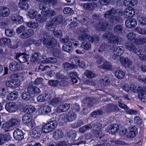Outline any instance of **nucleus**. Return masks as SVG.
Instances as JSON below:
<instances>
[{
    "mask_svg": "<svg viewBox=\"0 0 146 146\" xmlns=\"http://www.w3.org/2000/svg\"><path fill=\"white\" fill-rule=\"evenodd\" d=\"M137 22L135 19H129L125 21V25L127 28H133L137 25Z\"/></svg>",
    "mask_w": 146,
    "mask_h": 146,
    "instance_id": "2eb2a0df",
    "label": "nucleus"
},
{
    "mask_svg": "<svg viewBox=\"0 0 146 146\" xmlns=\"http://www.w3.org/2000/svg\"><path fill=\"white\" fill-rule=\"evenodd\" d=\"M9 69L12 71H15L20 70L19 64L16 61H13L9 64Z\"/></svg>",
    "mask_w": 146,
    "mask_h": 146,
    "instance_id": "b1692460",
    "label": "nucleus"
},
{
    "mask_svg": "<svg viewBox=\"0 0 146 146\" xmlns=\"http://www.w3.org/2000/svg\"><path fill=\"white\" fill-rule=\"evenodd\" d=\"M39 110L41 111L42 114H45L50 113L51 111V109L49 106L44 105L40 107Z\"/></svg>",
    "mask_w": 146,
    "mask_h": 146,
    "instance_id": "c85d7f7f",
    "label": "nucleus"
},
{
    "mask_svg": "<svg viewBox=\"0 0 146 146\" xmlns=\"http://www.w3.org/2000/svg\"><path fill=\"white\" fill-rule=\"evenodd\" d=\"M56 27L55 23L53 21H47L46 25V28L49 31H54Z\"/></svg>",
    "mask_w": 146,
    "mask_h": 146,
    "instance_id": "cd10ccee",
    "label": "nucleus"
},
{
    "mask_svg": "<svg viewBox=\"0 0 146 146\" xmlns=\"http://www.w3.org/2000/svg\"><path fill=\"white\" fill-rule=\"evenodd\" d=\"M63 135V132L61 130L57 129L53 134V137L56 140H58L62 138Z\"/></svg>",
    "mask_w": 146,
    "mask_h": 146,
    "instance_id": "2f4dec72",
    "label": "nucleus"
},
{
    "mask_svg": "<svg viewBox=\"0 0 146 146\" xmlns=\"http://www.w3.org/2000/svg\"><path fill=\"white\" fill-rule=\"evenodd\" d=\"M137 132V129L136 127H130L126 136L127 138L134 137L136 135Z\"/></svg>",
    "mask_w": 146,
    "mask_h": 146,
    "instance_id": "4468645a",
    "label": "nucleus"
},
{
    "mask_svg": "<svg viewBox=\"0 0 146 146\" xmlns=\"http://www.w3.org/2000/svg\"><path fill=\"white\" fill-rule=\"evenodd\" d=\"M40 33L39 38L44 45L49 49H52L56 45L57 41L54 38L49 35L42 29H40Z\"/></svg>",
    "mask_w": 146,
    "mask_h": 146,
    "instance_id": "f03ea898",
    "label": "nucleus"
},
{
    "mask_svg": "<svg viewBox=\"0 0 146 146\" xmlns=\"http://www.w3.org/2000/svg\"><path fill=\"white\" fill-rule=\"evenodd\" d=\"M15 139L18 141H21L24 138L23 133L22 130L19 129H16L13 133Z\"/></svg>",
    "mask_w": 146,
    "mask_h": 146,
    "instance_id": "f8f14e48",
    "label": "nucleus"
},
{
    "mask_svg": "<svg viewBox=\"0 0 146 146\" xmlns=\"http://www.w3.org/2000/svg\"><path fill=\"white\" fill-rule=\"evenodd\" d=\"M6 110L10 113L14 112L17 109V106L16 104L13 102L7 103L5 105Z\"/></svg>",
    "mask_w": 146,
    "mask_h": 146,
    "instance_id": "0eeeda50",
    "label": "nucleus"
},
{
    "mask_svg": "<svg viewBox=\"0 0 146 146\" xmlns=\"http://www.w3.org/2000/svg\"><path fill=\"white\" fill-rule=\"evenodd\" d=\"M49 94L45 93L39 95L37 98V101L40 102L46 101L50 99Z\"/></svg>",
    "mask_w": 146,
    "mask_h": 146,
    "instance_id": "f3484780",
    "label": "nucleus"
},
{
    "mask_svg": "<svg viewBox=\"0 0 146 146\" xmlns=\"http://www.w3.org/2000/svg\"><path fill=\"white\" fill-rule=\"evenodd\" d=\"M11 127H13L15 125H17L19 123L20 121L15 118H13L10 120L9 121Z\"/></svg>",
    "mask_w": 146,
    "mask_h": 146,
    "instance_id": "680f3d73",
    "label": "nucleus"
},
{
    "mask_svg": "<svg viewBox=\"0 0 146 146\" xmlns=\"http://www.w3.org/2000/svg\"><path fill=\"white\" fill-rule=\"evenodd\" d=\"M81 46L82 48L86 50L90 49L91 47V44L88 41H87L83 42Z\"/></svg>",
    "mask_w": 146,
    "mask_h": 146,
    "instance_id": "5fc2aeb1",
    "label": "nucleus"
},
{
    "mask_svg": "<svg viewBox=\"0 0 146 146\" xmlns=\"http://www.w3.org/2000/svg\"><path fill=\"white\" fill-rule=\"evenodd\" d=\"M83 6L86 10L90 11L94 9L97 6V5L95 3H86L84 4Z\"/></svg>",
    "mask_w": 146,
    "mask_h": 146,
    "instance_id": "c756f323",
    "label": "nucleus"
},
{
    "mask_svg": "<svg viewBox=\"0 0 146 146\" xmlns=\"http://www.w3.org/2000/svg\"><path fill=\"white\" fill-rule=\"evenodd\" d=\"M138 52L135 53L138 55L139 58L141 60H146V51L145 49L139 48L138 50Z\"/></svg>",
    "mask_w": 146,
    "mask_h": 146,
    "instance_id": "aec40b11",
    "label": "nucleus"
},
{
    "mask_svg": "<svg viewBox=\"0 0 146 146\" xmlns=\"http://www.w3.org/2000/svg\"><path fill=\"white\" fill-rule=\"evenodd\" d=\"M70 105L68 103L60 105L57 108L56 111L58 113L64 112L67 111L70 108Z\"/></svg>",
    "mask_w": 146,
    "mask_h": 146,
    "instance_id": "412c9836",
    "label": "nucleus"
},
{
    "mask_svg": "<svg viewBox=\"0 0 146 146\" xmlns=\"http://www.w3.org/2000/svg\"><path fill=\"white\" fill-rule=\"evenodd\" d=\"M103 111L101 110H97L94 111L91 113V115L93 117H95L96 115H100L103 113Z\"/></svg>",
    "mask_w": 146,
    "mask_h": 146,
    "instance_id": "338daca9",
    "label": "nucleus"
},
{
    "mask_svg": "<svg viewBox=\"0 0 146 146\" xmlns=\"http://www.w3.org/2000/svg\"><path fill=\"white\" fill-rule=\"evenodd\" d=\"M70 62L72 63V64L76 65L78 64L80 62V58L76 56H73L70 60Z\"/></svg>",
    "mask_w": 146,
    "mask_h": 146,
    "instance_id": "0e129e2a",
    "label": "nucleus"
},
{
    "mask_svg": "<svg viewBox=\"0 0 146 146\" xmlns=\"http://www.w3.org/2000/svg\"><path fill=\"white\" fill-rule=\"evenodd\" d=\"M88 40L90 42L97 43L100 40V38L97 35L94 36L90 35L88 37Z\"/></svg>",
    "mask_w": 146,
    "mask_h": 146,
    "instance_id": "864d4df0",
    "label": "nucleus"
},
{
    "mask_svg": "<svg viewBox=\"0 0 146 146\" xmlns=\"http://www.w3.org/2000/svg\"><path fill=\"white\" fill-rule=\"evenodd\" d=\"M6 85L11 88L14 89L19 87L20 85V82L17 79H12L7 81Z\"/></svg>",
    "mask_w": 146,
    "mask_h": 146,
    "instance_id": "1a4fd4ad",
    "label": "nucleus"
},
{
    "mask_svg": "<svg viewBox=\"0 0 146 146\" xmlns=\"http://www.w3.org/2000/svg\"><path fill=\"white\" fill-rule=\"evenodd\" d=\"M101 67L104 70H112V66L107 61L104 62L103 64L101 65Z\"/></svg>",
    "mask_w": 146,
    "mask_h": 146,
    "instance_id": "c03bdc74",
    "label": "nucleus"
},
{
    "mask_svg": "<svg viewBox=\"0 0 146 146\" xmlns=\"http://www.w3.org/2000/svg\"><path fill=\"white\" fill-rule=\"evenodd\" d=\"M110 41H111L114 43L115 46H116L118 44H121L123 42V39L120 36L114 35Z\"/></svg>",
    "mask_w": 146,
    "mask_h": 146,
    "instance_id": "4be33fe9",
    "label": "nucleus"
},
{
    "mask_svg": "<svg viewBox=\"0 0 146 146\" xmlns=\"http://www.w3.org/2000/svg\"><path fill=\"white\" fill-rule=\"evenodd\" d=\"M121 64L125 68H129L132 64V62L127 58H123L121 60Z\"/></svg>",
    "mask_w": 146,
    "mask_h": 146,
    "instance_id": "5701e85b",
    "label": "nucleus"
},
{
    "mask_svg": "<svg viewBox=\"0 0 146 146\" xmlns=\"http://www.w3.org/2000/svg\"><path fill=\"white\" fill-rule=\"evenodd\" d=\"M72 42L68 40V42L62 46V49L65 51L70 52L72 51Z\"/></svg>",
    "mask_w": 146,
    "mask_h": 146,
    "instance_id": "473e14b6",
    "label": "nucleus"
},
{
    "mask_svg": "<svg viewBox=\"0 0 146 146\" xmlns=\"http://www.w3.org/2000/svg\"><path fill=\"white\" fill-rule=\"evenodd\" d=\"M124 48L121 46H118L114 50V51L116 52L118 54V55H121L123 52Z\"/></svg>",
    "mask_w": 146,
    "mask_h": 146,
    "instance_id": "4d7b16f0",
    "label": "nucleus"
},
{
    "mask_svg": "<svg viewBox=\"0 0 146 146\" xmlns=\"http://www.w3.org/2000/svg\"><path fill=\"white\" fill-rule=\"evenodd\" d=\"M108 24L106 21L102 19L100 20L98 23L96 25V29L97 30L103 31L106 29Z\"/></svg>",
    "mask_w": 146,
    "mask_h": 146,
    "instance_id": "6e6552de",
    "label": "nucleus"
},
{
    "mask_svg": "<svg viewBox=\"0 0 146 146\" xmlns=\"http://www.w3.org/2000/svg\"><path fill=\"white\" fill-rule=\"evenodd\" d=\"M135 43L137 44H143L146 43V37H138L134 40Z\"/></svg>",
    "mask_w": 146,
    "mask_h": 146,
    "instance_id": "c9c22d12",
    "label": "nucleus"
},
{
    "mask_svg": "<svg viewBox=\"0 0 146 146\" xmlns=\"http://www.w3.org/2000/svg\"><path fill=\"white\" fill-rule=\"evenodd\" d=\"M5 33L7 36L11 37L14 35L15 32L13 29H7L5 30Z\"/></svg>",
    "mask_w": 146,
    "mask_h": 146,
    "instance_id": "8fccbe9b",
    "label": "nucleus"
},
{
    "mask_svg": "<svg viewBox=\"0 0 146 146\" xmlns=\"http://www.w3.org/2000/svg\"><path fill=\"white\" fill-rule=\"evenodd\" d=\"M119 127L118 125L115 124L114 125H111L109 126L107 128V130L110 133L113 134L115 133L118 130Z\"/></svg>",
    "mask_w": 146,
    "mask_h": 146,
    "instance_id": "bb28decb",
    "label": "nucleus"
},
{
    "mask_svg": "<svg viewBox=\"0 0 146 146\" xmlns=\"http://www.w3.org/2000/svg\"><path fill=\"white\" fill-rule=\"evenodd\" d=\"M42 129L39 127H34L33 129L32 136L35 138H38L41 136Z\"/></svg>",
    "mask_w": 146,
    "mask_h": 146,
    "instance_id": "ddd939ff",
    "label": "nucleus"
},
{
    "mask_svg": "<svg viewBox=\"0 0 146 146\" xmlns=\"http://www.w3.org/2000/svg\"><path fill=\"white\" fill-rule=\"evenodd\" d=\"M66 121H72L76 118V113L72 111H70L69 112L66 114Z\"/></svg>",
    "mask_w": 146,
    "mask_h": 146,
    "instance_id": "393cba45",
    "label": "nucleus"
},
{
    "mask_svg": "<svg viewBox=\"0 0 146 146\" xmlns=\"http://www.w3.org/2000/svg\"><path fill=\"white\" fill-rule=\"evenodd\" d=\"M21 97L23 99L26 101L29 100H31V96L30 94L27 92H23L21 93Z\"/></svg>",
    "mask_w": 146,
    "mask_h": 146,
    "instance_id": "a18cd8bd",
    "label": "nucleus"
},
{
    "mask_svg": "<svg viewBox=\"0 0 146 146\" xmlns=\"http://www.w3.org/2000/svg\"><path fill=\"white\" fill-rule=\"evenodd\" d=\"M47 19V16L45 15L44 13L39 14L36 18V21L40 23H43Z\"/></svg>",
    "mask_w": 146,
    "mask_h": 146,
    "instance_id": "ea45409f",
    "label": "nucleus"
},
{
    "mask_svg": "<svg viewBox=\"0 0 146 146\" xmlns=\"http://www.w3.org/2000/svg\"><path fill=\"white\" fill-rule=\"evenodd\" d=\"M91 128V124L86 125L80 127L79 130L82 133H84L86 131Z\"/></svg>",
    "mask_w": 146,
    "mask_h": 146,
    "instance_id": "e2e57ef3",
    "label": "nucleus"
},
{
    "mask_svg": "<svg viewBox=\"0 0 146 146\" xmlns=\"http://www.w3.org/2000/svg\"><path fill=\"white\" fill-rule=\"evenodd\" d=\"M57 123L55 120H51L44 124L42 127L43 131L47 133L52 131L56 127Z\"/></svg>",
    "mask_w": 146,
    "mask_h": 146,
    "instance_id": "20e7f679",
    "label": "nucleus"
},
{
    "mask_svg": "<svg viewBox=\"0 0 146 146\" xmlns=\"http://www.w3.org/2000/svg\"><path fill=\"white\" fill-rule=\"evenodd\" d=\"M57 61L56 58L54 57H49L46 59L42 61L43 63H54L56 62Z\"/></svg>",
    "mask_w": 146,
    "mask_h": 146,
    "instance_id": "de8ad7c7",
    "label": "nucleus"
},
{
    "mask_svg": "<svg viewBox=\"0 0 146 146\" xmlns=\"http://www.w3.org/2000/svg\"><path fill=\"white\" fill-rule=\"evenodd\" d=\"M138 97L139 99L144 102H146V94L143 92H140L138 94Z\"/></svg>",
    "mask_w": 146,
    "mask_h": 146,
    "instance_id": "774afa93",
    "label": "nucleus"
},
{
    "mask_svg": "<svg viewBox=\"0 0 146 146\" xmlns=\"http://www.w3.org/2000/svg\"><path fill=\"white\" fill-rule=\"evenodd\" d=\"M94 58L96 60V62L97 64H101L103 61V58L97 54H95Z\"/></svg>",
    "mask_w": 146,
    "mask_h": 146,
    "instance_id": "6e6d98bb",
    "label": "nucleus"
},
{
    "mask_svg": "<svg viewBox=\"0 0 146 146\" xmlns=\"http://www.w3.org/2000/svg\"><path fill=\"white\" fill-rule=\"evenodd\" d=\"M115 75L117 78L122 79L124 77L125 73L121 70H118L115 72Z\"/></svg>",
    "mask_w": 146,
    "mask_h": 146,
    "instance_id": "37998d69",
    "label": "nucleus"
},
{
    "mask_svg": "<svg viewBox=\"0 0 146 146\" xmlns=\"http://www.w3.org/2000/svg\"><path fill=\"white\" fill-rule=\"evenodd\" d=\"M123 14V12L121 10L112 8L106 11L104 14V17L110 19V22L113 25L122 22L123 20L121 17Z\"/></svg>",
    "mask_w": 146,
    "mask_h": 146,
    "instance_id": "f257e3e1",
    "label": "nucleus"
},
{
    "mask_svg": "<svg viewBox=\"0 0 146 146\" xmlns=\"http://www.w3.org/2000/svg\"><path fill=\"white\" fill-rule=\"evenodd\" d=\"M46 8V9L47 8ZM43 11L41 12V13H44L45 15L47 16V17L53 16L55 14V12L53 10H52L50 9H48L47 10L46 9L45 10H42Z\"/></svg>",
    "mask_w": 146,
    "mask_h": 146,
    "instance_id": "f704fd0d",
    "label": "nucleus"
},
{
    "mask_svg": "<svg viewBox=\"0 0 146 146\" xmlns=\"http://www.w3.org/2000/svg\"><path fill=\"white\" fill-rule=\"evenodd\" d=\"M11 19L12 21L15 22L17 24H21L23 21L22 17L17 14H13Z\"/></svg>",
    "mask_w": 146,
    "mask_h": 146,
    "instance_id": "dca6fc26",
    "label": "nucleus"
},
{
    "mask_svg": "<svg viewBox=\"0 0 146 146\" xmlns=\"http://www.w3.org/2000/svg\"><path fill=\"white\" fill-rule=\"evenodd\" d=\"M76 65L72 64L68 62H65L63 64L64 70L66 71L71 70L76 67Z\"/></svg>",
    "mask_w": 146,
    "mask_h": 146,
    "instance_id": "58836bf2",
    "label": "nucleus"
},
{
    "mask_svg": "<svg viewBox=\"0 0 146 146\" xmlns=\"http://www.w3.org/2000/svg\"><path fill=\"white\" fill-rule=\"evenodd\" d=\"M135 14V11L132 7H129L126 9L124 11V14L125 17L128 18L133 17Z\"/></svg>",
    "mask_w": 146,
    "mask_h": 146,
    "instance_id": "a211bd4d",
    "label": "nucleus"
},
{
    "mask_svg": "<svg viewBox=\"0 0 146 146\" xmlns=\"http://www.w3.org/2000/svg\"><path fill=\"white\" fill-rule=\"evenodd\" d=\"M11 43V40L8 38L5 37L0 38V46H9L10 45Z\"/></svg>",
    "mask_w": 146,
    "mask_h": 146,
    "instance_id": "7c9ffc66",
    "label": "nucleus"
},
{
    "mask_svg": "<svg viewBox=\"0 0 146 146\" xmlns=\"http://www.w3.org/2000/svg\"><path fill=\"white\" fill-rule=\"evenodd\" d=\"M15 58L21 63H24L27 61L29 55L24 53H18L16 54Z\"/></svg>",
    "mask_w": 146,
    "mask_h": 146,
    "instance_id": "9d476101",
    "label": "nucleus"
},
{
    "mask_svg": "<svg viewBox=\"0 0 146 146\" xmlns=\"http://www.w3.org/2000/svg\"><path fill=\"white\" fill-rule=\"evenodd\" d=\"M22 121L23 123L30 128H32L36 125L35 122L30 113L24 115L22 117Z\"/></svg>",
    "mask_w": 146,
    "mask_h": 146,
    "instance_id": "7ed1b4c3",
    "label": "nucleus"
},
{
    "mask_svg": "<svg viewBox=\"0 0 146 146\" xmlns=\"http://www.w3.org/2000/svg\"><path fill=\"white\" fill-rule=\"evenodd\" d=\"M105 111L107 113L113 112H117L121 110L117 106L113 104H109L105 106Z\"/></svg>",
    "mask_w": 146,
    "mask_h": 146,
    "instance_id": "423d86ee",
    "label": "nucleus"
},
{
    "mask_svg": "<svg viewBox=\"0 0 146 146\" xmlns=\"http://www.w3.org/2000/svg\"><path fill=\"white\" fill-rule=\"evenodd\" d=\"M102 127V124L99 123H96L91 125V128L93 129L94 131H98Z\"/></svg>",
    "mask_w": 146,
    "mask_h": 146,
    "instance_id": "3c124183",
    "label": "nucleus"
},
{
    "mask_svg": "<svg viewBox=\"0 0 146 146\" xmlns=\"http://www.w3.org/2000/svg\"><path fill=\"white\" fill-rule=\"evenodd\" d=\"M137 2V0H124L123 4L126 6L132 7L136 4Z\"/></svg>",
    "mask_w": 146,
    "mask_h": 146,
    "instance_id": "79ce46f5",
    "label": "nucleus"
},
{
    "mask_svg": "<svg viewBox=\"0 0 146 146\" xmlns=\"http://www.w3.org/2000/svg\"><path fill=\"white\" fill-rule=\"evenodd\" d=\"M136 36L135 34L133 32H130L128 33L126 35V38L127 39L130 40L131 41L133 40L134 41Z\"/></svg>",
    "mask_w": 146,
    "mask_h": 146,
    "instance_id": "603ef678",
    "label": "nucleus"
},
{
    "mask_svg": "<svg viewBox=\"0 0 146 146\" xmlns=\"http://www.w3.org/2000/svg\"><path fill=\"white\" fill-rule=\"evenodd\" d=\"M10 135L8 134L0 135V145L3 144L5 141L10 139Z\"/></svg>",
    "mask_w": 146,
    "mask_h": 146,
    "instance_id": "e433bc0d",
    "label": "nucleus"
},
{
    "mask_svg": "<svg viewBox=\"0 0 146 146\" xmlns=\"http://www.w3.org/2000/svg\"><path fill=\"white\" fill-rule=\"evenodd\" d=\"M62 102L61 98L60 97H57L52 99L50 100V104L54 107H56L60 104Z\"/></svg>",
    "mask_w": 146,
    "mask_h": 146,
    "instance_id": "a878e982",
    "label": "nucleus"
},
{
    "mask_svg": "<svg viewBox=\"0 0 146 146\" xmlns=\"http://www.w3.org/2000/svg\"><path fill=\"white\" fill-rule=\"evenodd\" d=\"M27 91L31 95H38L41 92L40 89L39 88L32 85H28L27 87Z\"/></svg>",
    "mask_w": 146,
    "mask_h": 146,
    "instance_id": "39448f33",
    "label": "nucleus"
},
{
    "mask_svg": "<svg viewBox=\"0 0 146 146\" xmlns=\"http://www.w3.org/2000/svg\"><path fill=\"white\" fill-rule=\"evenodd\" d=\"M125 47L128 50L133 51L135 53L138 52V50L140 48H136L135 44L131 41H128L126 42Z\"/></svg>",
    "mask_w": 146,
    "mask_h": 146,
    "instance_id": "9b49d317",
    "label": "nucleus"
},
{
    "mask_svg": "<svg viewBox=\"0 0 146 146\" xmlns=\"http://www.w3.org/2000/svg\"><path fill=\"white\" fill-rule=\"evenodd\" d=\"M125 112L131 115H135L137 114L138 111L135 109H130L128 108L125 110Z\"/></svg>",
    "mask_w": 146,
    "mask_h": 146,
    "instance_id": "69168bd1",
    "label": "nucleus"
},
{
    "mask_svg": "<svg viewBox=\"0 0 146 146\" xmlns=\"http://www.w3.org/2000/svg\"><path fill=\"white\" fill-rule=\"evenodd\" d=\"M53 21L55 23H60L63 21V17L62 15L56 16L53 18Z\"/></svg>",
    "mask_w": 146,
    "mask_h": 146,
    "instance_id": "052dcab7",
    "label": "nucleus"
},
{
    "mask_svg": "<svg viewBox=\"0 0 146 146\" xmlns=\"http://www.w3.org/2000/svg\"><path fill=\"white\" fill-rule=\"evenodd\" d=\"M123 30L122 26L120 25H117L113 28V32L114 33L119 34L122 33Z\"/></svg>",
    "mask_w": 146,
    "mask_h": 146,
    "instance_id": "a19ab883",
    "label": "nucleus"
},
{
    "mask_svg": "<svg viewBox=\"0 0 146 146\" xmlns=\"http://www.w3.org/2000/svg\"><path fill=\"white\" fill-rule=\"evenodd\" d=\"M36 1L40 3L39 7L40 10H45L48 7L46 0H35Z\"/></svg>",
    "mask_w": 146,
    "mask_h": 146,
    "instance_id": "4c0bfd02",
    "label": "nucleus"
},
{
    "mask_svg": "<svg viewBox=\"0 0 146 146\" xmlns=\"http://www.w3.org/2000/svg\"><path fill=\"white\" fill-rule=\"evenodd\" d=\"M76 132L75 131H70L67 133V136L68 137L69 139L73 140L75 139L76 135Z\"/></svg>",
    "mask_w": 146,
    "mask_h": 146,
    "instance_id": "bf43d9fd",
    "label": "nucleus"
},
{
    "mask_svg": "<svg viewBox=\"0 0 146 146\" xmlns=\"http://www.w3.org/2000/svg\"><path fill=\"white\" fill-rule=\"evenodd\" d=\"M26 25L29 28L36 29L38 26V24L37 22L30 21L26 23Z\"/></svg>",
    "mask_w": 146,
    "mask_h": 146,
    "instance_id": "49530a36",
    "label": "nucleus"
},
{
    "mask_svg": "<svg viewBox=\"0 0 146 146\" xmlns=\"http://www.w3.org/2000/svg\"><path fill=\"white\" fill-rule=\"evenodd\" d=\"M19 7L25 10H27L29 7L28 4L24 2H20L19 3Z\"/></svg>",
    "mask_w": 146,
    "mask_h": 146,
    "instance_id": "13d9d810",
    "label": "nucleus"
},
{
    "mask_svg": "<svg viewBox=\"0 0 146 146\" xmlns=\"http://www.w3.org/2000/svg\"><path fill=\"white\" fill-rule=\"evenodd\" d=\"M114 35L113 33L111 32H107L104 34L102 37L103 38H107L109 39V41H110V39H111Z\"/></svg>",
    "mask_w": 146,
    "mask_h": 146,
    "instance_id": "09e8293b",
    "label": "nucleus"
},
{
    "mask_svg": "<svg viewBox=\"0 0 146 146\" xmlns=\"http://www.w3.org/2000/svg\"><path fill=\"white\" fill-rule=\"evenodd\" d=\"M11 10L9 9L4 6H1L0 11V15L3 17H8L10 14Z\"/></svg>",
    "mask_w": 146,
    "mask_h": 146,
    "instance_id": "6ab92c4d",
    "label": "nucleus"
},
{
    "mask_svg": "<svg viewBox=\"0 0 146 146\" xmlns=\"http://www.w3.org/2000/svg\"><path fill=\"white\" fill-rule=\"evenodd\" d=\"M17 92L15 91L9 94L7 96L6 98L9 101H13L17 98Z\"/></svg>",
    "mask_w": 146,
    "mask_h": 146,
    "instance_id": "72a5a7b5",
    "label": "nucleus"
}]
</instances>
